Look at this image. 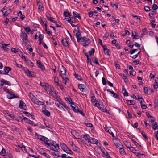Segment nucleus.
<instances>
[{"label":"nucleus","instance_id":"obj_1","mask_svg":"<svg viewBox=\"0 0 158 158\" xmlns=\"http://www.w3.org/2000/svg\"><path fill=\"white\" fill-rule=\"evenodd\" d=\"M48 141H49V140H46V142L44 143L47 147L51 150L56 152H58L60 149L59 145L58 144L56 143H50L48 142Z\"/></svg>","mask_w":158,"mask_h":158},{"label":"nucleus","instance_id":"obj_2","mask_svg":"<svg viewBox=\"0 0 158 158\" xmlns=\"http://www.w3.org/2000/svg\"><path fill=\"white\" fill-rule=\"evenodd\" d=\"M94 105L96 107H97L98 108L100 109L101 110L104 112L107 113L106 107L103 105L102 102H100V101L97 100L96 102L94 104Z\"/></svg>","mask_w":158,"mask_h":158},{"label":"nucleus","instance_id":"obj_3","mask_svg":"<svg viewBox=\"0 0 158 158\" xmlns=\"http://www.w3.org/2000/svg\"><path fill=\"white\" fill-rule=\"evenodd\" d=\"M78 41L82 42L84 41L83 43V46H85L89 45L90 43V40L85 36L83 37H81L80 38L79 40H78Z\"/></svg>","mask_w":158,"mask_h":158},{"label":"nucleus","instance_id":"obj_4","mask_svg":"<svg viewBox=\"0 0 158 158\" xmlns=\"http://www.w3.org/2000/svg\"><path fill=\"white\" fill-rule=\"evenodd\" d=\"M20 36L23 42L26 44L28 43V40L27 39L28 36L26 33L22 31L20 33Z\"/></svg>","mask_w":158,"mask_h":158},{"label":"nucleus","instance_id":"obj_5","mask_svg":"<svg viewBox=\"0 0 158 158\" xmlns=\"http://www.w3.org/2000/svg\"><path fill=\"white\" fill-rule=\"evenodd\" d=\"M66 69L65 68L62 66L60 69L59 73L62 77L67 76L66 75Z\"/></svg>","mask_w":158,"mask_h":158},{"label":"nucleus","instance_id":"obj_6","mask_svg":"<svg viewBox=\"0 0 158 158\" xmlns=\"http://www.w3.org/2000/svg\"><path fill=\"white\" fill-rule=\"evenodd\" d=\"M90 137H91L89 135L87 134H85L83 135L82 136H81L80 139L81 141L83 143H84V142H85L86 141H87L89 142Z\"/></svg>","mask_w":158,"mask_h":158},{"label":"nucleus","instance_id":"obj_7","mask_svg":"<svg viewBox=\"0 0 158 158\" xmlns=\"http://www.w3.org/2000/svg\"><path fill=\"white\" fill-rule=\"evenodd\" d=\"M32 98V102L35 104L37 105L40 106L41 105H43L44 103V102H42L38 99H37L35 97H33Z\"/></svg>","mask_w":158,"mask_h":158},{"label":"nucleus","instance_id":"obj_8","mask_svg":"<svg viewBox=\"0 0 158 158\" xmlns=\"http://www.w3.org/2000/svg\"><path fill=\"white\" fill-rule=\"evenodd\" d=\"M24 71L27 76H29L31 77H34L35 74L33 72L30 71L27 69H24Z\"/></svg>","mask_w":158,"mask_h":158},{"label":"nucleus","instance_id":"obj_9","mask_svg":"<svg viewBox=\"0 0 158 158\" xmlns=\"http://www.w3.org/2000/svg\"><path fill=\"white\" fill-rule=\"evenodd\" d=\"M35 135L38 139L41 141H44L46 139H48V138L44 136L40 135L37 133H35Z\"/></svg>","mask_w":158,"mask_h":158},{"label":"nucleus","instance_id":"obj_10","mask_svg":"<svg viewBox=\"0 0 158 158\" xmlns=\"http://www.w3.org/2000/svg\"><path fill=\"white\" fill-rule=\"evenodd\" d=\"M36 63L38 65V67L41 69L43 71L45 69V68L44 66L41 63L40 61H37Z\"/></svg>","mask_w":158,"mask_h":158},{"label":"nucleus","instance_id":"obj_11","mask_svg":"<svg viewBox=\"0 0 158 158\" xmlns=\"http://www.w3.org/2000/svg\"><path fill=\"white\" fill-rule=\"evenodd\" d=\"M107 91L108 92H110V94L113 95V97L115 98H118L119 96L117 94L114 93V92L113 91H111L109 89H108L107 90Z\"/></svg>","mask_w":158,"mask_h":158},{"label":"nucleus","instance_id":"obj_12","mask_svg":"<svg viewBox=\"0 0 158 158\" xmlns=\"http://www.w3.org/2000/svg\"><path fill=\"white\" fill-rule=\"evenodd\" d=\"M71 134L76 139H79L78 137H79V134L76 131L74 130L72 131Z\"/></svg>","mask_w":158,"mask_h":158},{"label":"nucleus","instance_id":"obj_13","mask_svg":"<svg viewBox=\"0 0 158 158\" xmlns=\"http://www.w3.org/2000/svg\"><path fill=\"white\" fill-rule=\"evenodd\" d=\"M19 107L23 109H25L26 105L22 100H20Z\"/></svg>","mask_w":158,"mask_h":158},{"label":"nucleus","instance_id":"obj_14","mask_svg":"<svg viewBox=\"0 0 158 158\" xmlns=\"http://www.w3.org/2000/svg\"><path fill=\"white\" fill-rule=\"evenodd\" d=\"M103 50L104 51V52L105 55H110V54H109L110 51L107 48L106 45H104V46L103 47Z\"/></svg>","mask_w":158,"mask_h":158},{"label":"nucleus","instance_id":"obj_15","mask_svg":"<svg viewBox=\"0 0 158 158\" xmlns=\"http://www.w3.org/2000/svg\"><path fill=\"white\" fill-rule=\"evenodd\" d=\"M78 87L81 91L83 92L85 90L86 86L83 84H80L78 85Z\"/></svg>","mask_w":158,"mask_h":158},{"label":"nucleus","instance_id":"obj_16","mask_svg":"<svg viewBox=\"0 0 158 158\" xmlns=\"http://www.w3.org/2000/svg\"><path fill=\"white\" fill-rule=\"evenodd\" d=\"M89 142H90V143L94 144H97L98 143V141L95 138H93L91 137H90Z\"/></svg>","mask_w":158,"mask_h":158},{"label":"nucleus","instance_id":"obj_17","mask_svg":"<svg viewBox=\"0 0 158 158\" xmlns=\"http://www.w3.org/2000/svg\"><path fill=\"white\" fill-rule=\"evenodd\" d=\"M11 70V68L9 67H5L4 68V75L8 74L7 73H8L9 71Z\"/></svg>","mask_w":158,"mask_h":158},{"label":"nucleus","instance_id":"obj_18","mask_svg":"<svg viewBox=\"0 0 158 158\" xmlns=\"http://www.w3.org/2000/svg\"><path fill=\"white\" fill-rule=\"evenodd\" d=\"M1 82L3 84L6 85H11L9 81L6 80H5L3 79H1Z\"/></svg>","mask_w":158,"mask_h":158},{"label":"nucleus","instance_id":"obj_19","mask_svg":"<svg viewBox=\"0 0 158 158\" xmlns=\"http://www.w3.org/2000/svg\"><path fill=\"white\" fill-rule=\"evenodd\" d=\"M42 112L44 114L48 117H49L50 115V112L46 110V109L44 110H42Z\"/></svg>","mask_w":158,"mask_h":158},{"label":"nucleus","instance_id":"obj_20","mask_svg":"<svg viewBox=\"0 0 158 158\" xmlns=\"http://www.w3.org/2000/svg\"><path fill=\"white\" fill-rule=\"evenodd\" d=\"M62 78V82L63 83L66 84V82L69 81V79L67 78V76H64Z\"/></svg>","mask_w":158,"mask_h":158},{"label":"nucleus","instance_id":"obj_21","mask_svg":"<svg viewBox=\"0 0 158 158\" xmlns=\"http://www.w3.org/2000/svg\"><path fill=\"white\" fill-rule=\"evenodd\" d=\"M127 103L129 105H134L135 103V101L134 100H127Z\"/></svg>","mask_w":158,"mask_h":158},{"label":"nucleus","instance_id":"obj_22","mask_svg":"<svg viewBox=\"0 0 158 158\" xmlns=\"http://www.w3.org/2000/svg\"><path fill=\"white\" fill-rule=\"evenodd\" d=\"M7 98L9 99H12L15 98H18L19 97L15 96V95L13 94L11 95H8L7 96Z\"/></svg>","mask_w":158,"mask_h":158},{"label":"nucleus","instance_id":"obj_23","mask_svg":"<svg viewBox=\"0 0 158 158\" xmlns=\"http://www.w3.org/2000/svg\"><path fill=\"white\" fill-rule=\"evenodd\" d=\"M71 107L72 109L75 112L77 113L79 111V108L77 106H71Z\"/></svg>","mask_w":158,"mask_h":158},{"label":"nucleus","instance_id":"obj_24","mask_svg":"<svg viewBox=\"0 0 158 158\" xmlns=\"http://www.w3.org/2000/svg\"><path fill=\"white\" fill-rule=\"evenodd\" d=\"M61 42L63 45L65 47H67L68 46V43L66 40H65L63 39L61 40Z\"/></svg>","mask_w":158,"mask_h":158},{"label":"nucleus","instance_id":"obj_25","mask_svg":"<svg viewBox=\"0 0 158 158\" xmlns=\"http://www.w3.org/2000/svg\"><path fill=\"white\" fill-rule=\"evenodd\" d=\"M119 152L122 155H125L126 154V152L123 147H120L119 149Z\"/></svg>","mask_w":158,"mask_h":158},{"label":"nucleus","instance_id":"obj_26","mask_svg":"<svg viewBox=\"0 0 158 158\" xmlns=\"http://www.w3.org/2000/svg\"><path fill=\"white\" fill-rule=\"evenodd\" d=\"M152 127L154 130H156L158 129V125L157 123H153L152 125Z\"/></svg>","mask_w":158,"mask_h":158},{"label":"nucleus","instance_id":"obj_27","mask_svg":"<svg viewBox=\"0 0 158 158\" xmlns=\"http://www.w3.org/2000/svg\"><path fill=\"white\" fill-rule=\"evenodd\" d=\"M73 16L75 17L78 18L79 19H81V18L79 14H78V13H77V12H76L73 11Z\"/></svg>","mask_w":158,"mask_h":158},{"label":"nucleus","instance_id":"obj_28","mask_svg":"<svg viewBox=\"0 0 158 158\" xmlns=\"http://www.w3.org/2000/svg\"><path fill=\"white\" fill-rule=\"evenodd\" d=\"M121 75H122L121 76L122 78L124 80V81L125 82H127L128 81V80L127 76H125L124 74H121Z\"/></svg>","mask_w":158,"mask_h":158},{"label":"nucleus","instance_id":"obj_29","mask_svg":"<svg viewBox=\"0 0 158 158\" xmlns=\"http://www.w3.org/2000/svg\"><path fill=\"white\" fill-rule=\"evenodd\" d=\"M129 148L131 152L134 153L135 154H136V150L134 148L131 146Z\"/></svg>","mask_w":158,"mask_h":158},{"label":"nucleus","instance_id":"obj_30","mask_svg":"<svg viewBox=\"0 0 158 158\" xmlns=\"http://www.w3.org/2000/svg\"><path fill=\"white\" fill-rule=\"evenodd\" d=\"M50 95L51 96H53L55 98H57V94L56 93L54 92L53 91H52L50 92V93H49Z\"/></svg>","mask_w":158,"mask_h":158},{"label":"nucleus","instance_id":"obj_31","mask_svg":"<svg viewBox=\"0 0 158 158\" xmlns=\"http://www.w3.org/2000/svg\"><path fill=\"white\" fill-rule=\"evenodd\" d=\"M122 93L124 96H127L128 95V93L127 92L125 88L122 89Z\"/></svg>","mask_w":158,"mask_h":158},{"label":"nucleus","instance_id":"obj_32","mask_svg":"<svg viewBox=\"0 0 158 158\" xmlns=\"http://www.w3.org/2000/svg\"><path fill=\"white\" fill-rule=\"evenodd\" d=\"M63 14L65 17H69L71 18L70 16H71V15L69 12L64 11V12Z\"/></svg>","mask_w":158,"mask_h":158},{"label":"nucleus","instance_id":"obj_33","mask_svg":"<svg viewBox=\"0 0 158 158\" xmlns=\"http://www.w3.org/2000/svg\"><path fill=\"white\" fill-rule=\"evenodd\" d=\"M23 28L25 30L26 32L28 33L29 32L31 31L30 28L29 27H23Z\"/></svg>","mask_w":158,"mask_h":158},{"label":"nucleus","instance_id":"obj_34","mask_svg":"<svg viewBox=\"0 0 158 158\" xmlns=\"http://www.w3.org/2000/svg\"><path fill=\"white\" fill-rule=\"evenodd\" d=\"M154 88L155 89H156L158 88V83L157 82V80L156 79L155 80V82L154 84Z\"/></svg>","mask_w":158,"mask_h":158},{"label":"nucleus","instance_id":"obj_35","mask_svg":"<svg viewBox=\"0 0 158 158\" xmlns=\"http://www.w3.org/2000/svg\"><path fill=\"white\" fill-rule=\"evenodd\" d=\"M20 53L21 54V56L22 59L23 60L25 61H27L28 60L27 58L23 55V54L22 53V52H21Z\"/></svg>","mask_w":158,"mask_h":158},{"label":"nucleus","instance_id":"obj_36","mask_svg":"<svg viewBox=\"0 0 158 158\" xmlns=\"http://www.w3.org/2000/svg\"><path fill=\"white\" fill-rule=\"evenodd\" d=\"M38 35H39L38 37L39 38V40H43L44 37V35L42 34H40V32H38Z\"/></svg>","mask_w":158,"mask_h":158},{"label":"nucleus","instance_id":"obj_37","mask_svg":"<svg viewBox=\"0 0 158 158\" xmlns=\"http://www.w3.org/2000/svg\"><path fill=\"white\" fill-rule=\"evenodd\" d=\"M7 114L11 118L16 119V117L13 114H10L9 112H7Z\"/></svg>","mask_w":158,"mask_h":158},{"label":"nucleus","instance_id":"obj_38","mask_svg":"<svg viewBox=\"0 0 158 158\" xmlns=\"http://www.w3.org/2000/svg\"><path fill=\"white\" fill-rule=\"evenodd\" d=\"M94 52V48H92L91 50L89 52V55L91 56H92L93 55Z\"/></svg>","mask_w":158,"mask_h":158},{"label":"nucleus","instance_id":"obj_39","mask_svg":"<svg viewBox=\"0 0 158 158\" xmlns=\"http://www.w3.org/2000/svg\"><path fill=\"white\" fill-rule=\"evenodd\" d=\"M66 100L68 102L69 104H74V103L72 102V99L71 98H66Z\"/></svg>","mask_w":158,"mask_h":158},{"label":"nucleus","instance_id":"obj_40","mask_svg":"<svg viewBox=\"0 0 158 158\" xmlns=\"http://www.w3.org/2000/svg\"><path fill=\"white\" fill-rule=\"evenodd\" d=\"M132 141L133 143L135 144L136 146H138V147H141V145H139L138 143L134 139H132Z\"/></svg>","mask_w":158,"mask_h":158},{"label":"nucleus","instance_id":"obj_41","mask_svg":"<svg viewBox=\"0 0 158 158\" xmlns=\"http://www.w3.org/2000/svg\"><path fill=\"white\" fill-rule=\"evenodd\" d=\"M58 78L57 77H55L54 78V82L55 83H56L57 84V85H59V84H58Z\"/></svg>","mask_w":158,"mask_h":158},{"label":"nucleus","instance_id":"obj_42","mask_svg":"<svg viewBox=\"0 0 158 158\" xmlns=\"http://www.w3.org/2000/svg\"><path fill=\"white\" fill-rule=\"evenodd\" d=\"M41 154H42L44 156L46 157L47 158H50V156L48 154H47L45 152H43L42 153H41Z\"/></svg>","mask_w":158,"mask_h":158},{"label":"nucleus","instance_id":"obj_43","mask_svg":"<svg viewBox=\"0 0 158 158\" xmlns=\"http://www.w3.org/2000/svg\"><path fill=\"white\" fill-rule=\"evenodd\" d=\"M109 36V33L107 32H106L103 37V39L104 40H106L108 37Z\"/></svg>","mask_w":158,"mask_h":158},{"label":"nucleus","instance_id":"obj_44","mask_svg":"<svg viewBox=\"0 0 158 158\" xmlns=\"http://www.w3.org/2000/svg\"><path fill=\"white\" fill-rule=\"evenodd\" d=\"M51 86L48 84V83H46L45 84V86L44 87V89L46 90H47L49 88V87H50Z\"/></svg>","mask_w":158,"mask_h":158},{"label":"nucleus","instance_id":"obj_45","mask_svg":"<svg viewBox=\"0 0 158 158\" xmlns=\"http://www.w3.org/2000/svg\"><path fill=\"white\" fill-rule=\"evenodd\" d=\"M141 134H142V135L143 137H144L146 139H147V140L148 139L147 136V135H146V134H145V133L143 131H142L141 132Z\"/></svg>","mask_w":158,"mask_h":158},{"label":"nucleus","instance_id":"obj_46","mask_svg":"<svg viewBox=\"0 0 158 158\" xmlns=\"http://www.w3.org/2000/svg\"><path fill=\"white\" fill-rule=\"evenodd\" d=\"M54 18L53 17H50V18H48V20H49L51 22L54 23H56V21L54 20Z\"/></svg>","mask_w":158,"mask_h":158},{"label":"nucleus","instance_id":"obj_47","mask_svg":"<svg viewBox=\"0 0 158 158\" xmlns=\"http://www.w3.org/2000/svg\"><path fill=\"white\" fill-rule=\"evenodd\" d=\"M60 146L61 148L64 151V149H65V148H66L67 146L64 143H62V144H61Z\"/></svg>","mask_w":158,"mask_h":158},{"label":"nucleus","instance_id":"obj_48","mask_svg":"<svg viewBox=\"0 0 158 158\" xmlns=\"http://www.w3.org/2000/svg\"><path fill=\"white\" fill-rule=\"evenodd\" d=\"M26 122L27 123L29 124H31L33 126L36 125L35 124V123L33 122V121H31L29 119L28 121H26Z\"/></svg>","mask_w":158,"mask_h":158},{"label":"nucleus","instance_id":"obj_49","mask_svg":"<svg viewBox=\"0 0 158 158\" xmlns=\"http://www.w3.org/2000/svg\"><path fill=\"white\" fill-rule=\"evenodd\" d=\"M6 153V151L5 149L2 148V151L0 152V154L3 156H5Z\"/></svg>","mask_w":158,"mask_h":158},{"label":"nucleus","instance_id":"obj_50","mask_svg":"<svg viewBox=\"0 0 158 158\" xmlns=\"http://www.w3.org/2000/svg\"><path fill=\"white\" fill-rule=\"evenodd\" d=\"M97 100H96V98L94 95L92 97L91 102L94 104Z\"/></svg>","mask_w":158,"mask_h":158},{"label":"nucleus","instance_id":"obj_51","mask_svg":"<svg viewBox=\"0 0 158 158\" xmlns=\"http://www.w3.org/2000/svg\"><path fill=\"white\" fill-rule=\"evenodd\" d=\"M51 154L53 156H56V157H60V156L58 154V153H56L54 152H51Z\"/></svg>","mask_w":158,"mask_h":158},{"label":"nucleus","instance_id":"obj_52","mask_svg":"<svg viewBox=\"0 0 158 158\" xmlns=\"http://www.w3.org/2000/svg\"><path fill=\"white\" fill-rule=\"evenodd\" d=\"M42 20L43 24L44 25L45 27H47V21L46 20V19H44Z\"/></svg>","mask_w":158,"mask_h":158},{"label":"nucleus","instance_id":"obj_53","mask_svg":"<svg viewBox=\"0 0 158 158\" xmlns=\"http://www.w3.org/2000/svg\"><path fill=\"white\" fill-rule=\"evenodd\" d=\"M94 63L98 65H99V64L98 62V59L96 58H95L94 59Z\"/></svg>","mask_w":158,"mask_h":158},{"label":"nucleus","instance_id":"obj_54","mask_svg":"<svg viewBox=\"0 0 158 158\" xmlns=\"http://www.w3.org/2000/svg\"><path fill=\"white\" fill-rule=\"evenodd\" d=\"M158 8V6L156 4H153L152 7V9L153 10H156Z\"/></svg>","mask_w":158,"mask_h":158},{"label":"nucleus","instance_id":"obj_55","mask_svg":"<svg viewBox=\"0 0 158 158\" xmlns=\"http://www.w3.org/2000/svg\"><path fill=\"white\" fill-rule=\"evenodd\" d=\"M75 77L78 80H81V77L78 74H74Z\"/></svg>","mask_w":158,"mask_h":158},{"label":"nucleus","instance_id":"obj_56","mask_svg":"<svg viewBox=\"0 0 158 158\" xmlns=\"http://www.w3.org/2000/svg\"><path fill=\"white\" fill-rule=\"evenodd\" d=\"M102 83L104 85H106V82L105 78L104 77L102 78Z\"/></svg>","mask_w":158,"mask_h":158},{"label":"nucleus","instance_id":"obj_57","mask_svg":"<svg viewBox=\"0 0 158 158\" xmlns=\"http://www.w3.org/2000/svg\"><path fill=\"white\" fill-rule=\"evenodd\" d=\"M145 10L147 11L148 12L150 10V9L148 6H145L144 7Z\"/></svg>","mask_w":158,"mask_h":158},{"label":"nucleus","instance_id":"obj_58","mask_svg":"<svg viewBox=\"0 0 158 158\" xmlns=\"http://www.w3.org/2000/svg\"><path fill=\"white\" fill-rule=\"evenodd\" d=\"M28 64L31 66L33 67L34 66L33 63L30 60H28L27 61Z\"/></svg>","mask_w":158,"mask_h":158},{"label":"nucleus","instance_id":"obj_59","mask_svg":"<svg viewBox=\"0 0 158 158\" xmlns=\"http://www.w3.org/2000/svg\"><path fill=\"white\" fill-rule=\"evenodd\" d=\"M144 123L145 124V125L147 127L148 129H149L151 127L149 124L147 122V121H144Z\"/></svg>","mask_w":158,"mask_h":158},{"label":"nucleus","instance_id":"obj_60","mask_svg":"<svg viewBox=\"0 0 158 158\" xmlns=\"http://www.w3.org/2000/svg\"><path fill=\"white\" fill-rule=\"evenodd\" d=\"M56 105V106L59 108L61 110H64V109L60 105V104H58L55 103Z\"/></svg>","mask_w":158,"mask_h":158},{"label":"nucleus","instance_id":"obj_61","mask_svg":"<svg viewBox=\"0 0 158 158\" xmlns=\"http://www.w3.org/2000/svg\"><path fill=\"white\" fill-rule=\"evenodd\" d=\"M27 49L31 52L33 51V49L32 47L29 45H27Z\"/></svg>","mask_w":158,"mask_h":158},{"label":"nucleus","instance_id":"obj_62","mask_svg":"<svg viewBox=\"0 0 158 158\" xmlns=\"http://www.w3.org/2000/svg\"><path fill=\"white\" fill-rule=\"evenodd\" d=\"M143 34L146 35L147 34V32L146 28H144L143 29L142 32Z\"/></svg>","mask_w":158,"mask_h":158},{"label":"nucleus","instance_id":"obj_63","mask_svg":"<svg viewBox=\"0 0 158 158\" xmlns=\"http://www.w3.org/2000/svg\"><path fill=\"white\" fill-rule=\"evenodd\" d=\"M124 143L125 145L128 148H129L131 146V145L128 143V142L127 141H124Z\"/></svg>","mask_w":158,"mask_h":158},{"label":"nucleus","instance_id":"obj_64","mask_svg":"<svg viewBox=\"0 0 158 158\" xmlns=\"http://www.w3.org/2000/svg\"><path fill=\"white\" fill-rule=\"evenodd\" d=\"M137 49H134L131 50L130 51V53L131 54H134L135 52L137 51Z\"/></svg>","mask_w":158,"mask_h":158}]
</instances>
